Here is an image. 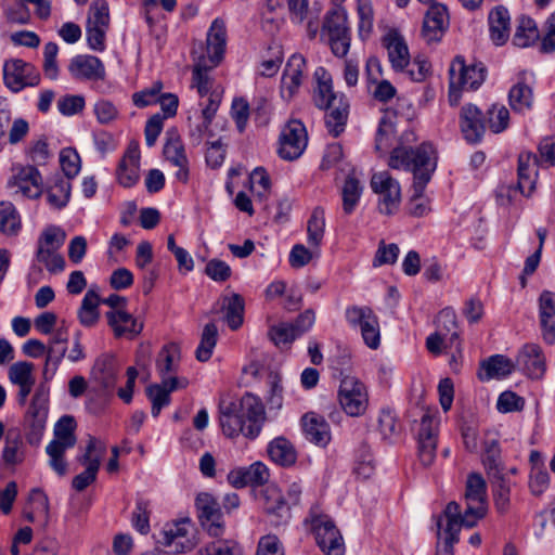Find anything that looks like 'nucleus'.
<instances>
[{
	"label": "nucleus",
	"mask_w": 555,
	"mask_h": 555,
	"mask_svg": "<svg viewBox=\"0 0 555 555\" xmlns=\"http://www.w3.org/2000/svg\"><path fill=\"white\" fill-rule=\"evenodd\" d=\"M34 364L27 361L13 363L8 372L9 379L14 385L35 383Z\"/></svg>",
	"instance_id": "60"
},
{
	"label": "nucleus",
	"mask_w": 555,
	"mask_h": 555,
	"mask_svg": "<svg viewBox=\"0 0 555 555\" xmlns=\"http://www.w3.org/2000/svg\"><path fill=\"white\" fill-rule=\"evenodd\" d=\"M509 105L515 112L522 113L532 107L533 94L531 88L522 81L514 85L508 93Z\"/></svg>",
	"instance_id": "45"
},
{
	"label": "nucleus",
	"mask_w": 555,
	"mask_h": 555,
	"mask_svg": "<svg viewBox=\"0 0 555 555\" xmlns=\"http://www.w3.org/2000/svg\"><path fill=\"white\" fill-rule=\"evenodd\" d=\"M396 133L392 120L384 116L380 118L375 137V150L385 153L392 144Z\"/></svg>",
	"instance_id": "53"
},
{
	"label": "nucleus",
	"mask_w": 555,
	"mask_h": 555,
	"mask_svg": "<svg viewBox=\"0 0 555 555\" xmlns=\"http://www.w3.org/2000/svg\"><path fill=\"white\" fill-rule=\"evenodd\" d=\"M530 154H520L518 158V189L527 196L531 194L535 183L532 178L535 169L530 167Z\"/></svg>",
	"instance_id": "50"
},
{
	"label": "nucleus",
	"mask_w": 555,
	"mask_h": 555,
	"mask_svg": "<svg viewBox=\"0 0 555 555\" xmlns=\"http://www.w3.org/2000/svg\"><path fill=\"white\" fill-rule=\"evenodd\" d=\"M459 125L463 138L472 144L479 143L486 132V120L479 107L467 103L461 107Z\"/></svg>",
	"instance_id": "21"
},
{
	"label": "nucleus",
	"mask_w": 555,
	"mask_h": 555,
	"mask_svg": "<svg viewBox=\"0 0 555 555\" xmlns=\"http://www.w3.org/2000/svg\"><path fill=\"white\" fill-rule=\"evenodd\" d=\"M60 165L67 180L75 178L81 168L80 156L72 147L63 149L60 153Z\"/></svg>",
	"instance_id": "58"
},
{
	"label": "nucleus",
	"mask_w": 555,
	"mask_h": 555,
	"mask_svg": "<svg viewBox=\"0 0 555 555\" xmlns=\"http://www.w3.org/2000/svg\"><path fill=\"white\" fill-rule=\"evenodd\" d=\"M245 302L240 294L222 297V309L224 310V320L233 331L242 326L244 321Z\"/></svg>",
	"instance_id": "38"
},
{
	"label": "nucleus",
	"mask_w": 555,
	"mask_h": 555,
	"mask_svg": "<svg viewBox=\"0 0 555 555\" xmlns=\"http://www.w3.org/2000/svg\"><path fill=\"white\" fill-rule=\"evenodd\" d=\"M105 452L106 447L103 442L94 437H89L85 453L77 457L78 462L86 466V469L74 477L72 485L75 490L83 491L95 481Z\"/></svg>",
	"instance_id": "11"
},
{
	"label": "nucleus",
	"mask_w": 555,
	"mask_h": 555,
	"mask_svg": "<svg viewBox=\"0 0 555 555\" xmlns=\"http://www.w3.org/2000/svg\"><path fill=\"white\" fill-rule=\"evenodd\" d=\"M539 38V30L534 21L528 16L518 20L516 31L513 38L515 46L526 48Z\"/></svg>",
	"instance_id": "46"
},
{
	"label": "nucleus",
	"mask_w": 555,
	"mask_h": 555,
	"mask_svg": "<svg viewBox=\"0 0 555 555\" xmlns=\"http://www.w3.org/2000/svg\"><path fill=\"white\" fill-rule=\"evenodd\" d=\"M219 421L225 436L234 438L242 434L254 439L266 421L264 406L251 393H245L236 401L222 398L219 402Z\"/></svg>",
	"instance_id": "2"
},
{
	"label": "nucleus",
	"mask_w": 555,
	"mask_h": 555,
	"mask_svg": "<svg viewBox=\"0 0 555 555\" xmlns=\"http://www.w3.org/2000/svg\"><path fill=\"white\" fill-rule=\"evenodd\" d=\"M515 371L514 362L503 354H494L481 362L480 380L501 379Z\"/></svg>",
	"instance_id": "37"
},
{
	"label": "nucleus",
	"mask_w": 555,
	"mask_h": 555,
	"mask_svg": "<svg viewBox=\"0 0 555 555\" xmlns=\"http://www.w3.org/2000/svg\"><path fill=\"white\" fill-rule=\"evenodd\" d=\"M68 72L78 80H102L105 77V67L102 61L93 55H76L68 65Z\"/></svg>",
	"instance_id": "28"
},
{
	"label": "nucleus",
	"mask_w": 555,
	"mask_h": 555,
	"mask_svg": "<svg viewBox=\"0 0 555 555\" xmlns=\"http://www.w3.org/2000/svg\"><path fill=\"white\" fill-rule=\"evenodd\" d=\"M21 229V216L15 206L8 201L0 202V232L7 236H16Z\"/></svg>",
	"instance_id": "39"
},
{
	"label": "nucleus",
	"mask_w": 555,
	"mask_h": 555,
	"mask_svg": "<svg viewBox=\"0 0 555 555\" xmlns=\"http://www.w3.org/2000/svg\"><path fill=\"white\" fill-rule=\"evenodd\" d=\"M311 527L315 542L325 555H345L346 548L343 537L327 516H312Z\"/></svg>",
	"instance_id": "14"
},
{
	"label": "nucleus",
	"mask_w": 555,
	"mask_h": 555,
	"mask_svg": "<svg viewBox=\"0 0 555 555\" xmlns=\"http://www.w3.org/2000/svg\"><path fill=\"white\" fill-rule=\"evenodd\" d=\"M317 88L313 94L315 106L325 109V126L333 137H338L344 132L348 116L349 102L343 93H336L333 90L332 75L322 66L314 70Z\"/></svg>",
	"instance_id": "3"
},
{
	"label": "nucleus",
	"mask_w": 555,
	"mask_h": 555,
	"mask_svg": "<svg viewBox=\"0 0 555 555\" xmlns=\"http://www.w3.org/2000/svg\"><path fill=\"white\" fill-rule=\"evenodd\" d=\"M321 38L327 42L335 56L345 57L348 54L351 44V30L344 8L336 7L325 14Z\"/></svg>",
	"instance_id": "6"
},
{
	"label": "nucleus",
	"mask_w": 555,
	"mask_h": 555,
	"mask_svg": "<svg viewBox=\"0 0 555 555\" xmlns=\"http://www.w3.org/2000/svg\"><path fill=\"white\" fill-rule=\"evenodd\" d=\"M307 146L306 128L299 120H291L280 134L279 155L286 160L298 158Z\"/></svg>",
	"instance_id": "17"
},
{
	"label": "nucleus",
	"mask_w": 555,
	"mask_h": 555,
	"mask_svg": "<svg viewBox=\"0 0 555 555\" xmlns=\"http://www.w3.org/2000/svg\"><path fill=\"white\" fill-rule=\"evenodd\" d=\"M204 555H243L242 547L232 540H219L208 544Z\"/></svg>",
	"instance_id": "64"
},
{
	"label": "nucleus",
	"mask_w": 555,
	"mask_h": 555,
	"mask_svg": "<svg viewBox=\"0 0 555 555\" xmlns=\"http://www.w3.org/2000/svg\"><path fill=\"white\" fill-rule=\"evenodd\" d=\"M117 377V365L113 356H100L91 370V379L107 391L114 388Z\"/></svg>",
	"instance_id": "34"
},
{
	"label": "nucleus",
	"mask_w": 555,
	"mask_h": 555,
	"mask_svg": "<svg viewBox=\"0 0 555 555\" xmlns=\"http://www.w3.org/2000/svg\"><path fill=\"white\" fill-rule=\"evenodd\" d=\"M192 524L190 519H182L173 524H168L162 531L159 542L169 547L171 553L179 554L190 551L194 547V542L189 537Z\"/></svg>",
	"instance_id": "22"
},
{
	"label": "nucleus",
	"mask_w": 555,
	"mask_h": 555,
	"mask_svg": "<svg viewBox=\"0 0 555 555\" xmlns=\"http://www.w3.org/2000/svg\"><path fill=\"white\" fill-rule=\"evenodd\" d=\"M338 399L343 410L350 416H360L367 408L366 388L356 376L346 375L343 377Z\"/></svg>",
	"instance_id": "12"
},
{
	"label": "nucleus",
	"mask_w": 555,
	"mask_h": 555,
	"mask_svg": "<svg viewBox=\"0 0 555 555\" xmlns=\"http://www.w3.org/2000/svg\"><path fill=\"white\" fill-rule=\"evenodd\" d=\"M371 188L378 194V209L384 215H393L401 202V188L399 182L387 171L374 173Z\"/></svg>",
	"instance_id": "15"
},
{
	"label": "nucleus",
	"mask_w": 555,
	"mask_h": 555,
	"mask_svg": "<svg viewBox=\"0 0 555 555\" xmlns=\"http://www.w3.org/2000/svg\"><path fill=\"white\" fill-rule=\"evenodd\" d=\"M67 351V345H48L46 346V362L43 369V375L48 378V375L53 376L59 365L61 364L63 358L65 357Z\"/></svg>",
	"instance_id": "57"
},
{
	"label": "nucleus",
	"mask_w": 555,
	"mask_h": 555,
	"mask_svg": "<svg viewBox=\"0 0 555 555\" xmlns=\"http://www.w3.org/2000/svg\"><path fill=\"white\" fill-rule=\"evenodd\" d=\"M301 422L305 436L309 441L322 447L330 442V426L323 416L310 412L302 416Z\"/></svg>",
	"instance_id": "35"
},
{
	"label": "nucleus",
	"mask_w": 555,
	"mask_h": 555,
	"mask_svg": "<svg viewBox=\"0 0 555 555\" xmlns=\"http://www.w3.org/2000/svg\"><path fill=\"white\" fill-rule=\"evenodd\" d=\"M270 459L281 466H291L296 462L293 444L283 437L275 438L268 446Z\"/></svg>",
	"instance_id": "40"
},
{
	"label": "nucleus",
	"mask_w": 555,
	"mask_h": 555,
	"mask_svg": "<svg viewBox=\"0 0 555 555\" xmlns=\"http://www.w3.org/2000/svg\"><path fill=\"white\" fill-rule=\"evenodd\" d=\"M456 506L451 504L447 511V524L442 520L436 524V553L435 555H454V545L460 541L459 526L455 522Z\"/></svg>",
	"instance_id": "23"
},
{
	"label": "nucleus",
	"mask_w": 555,
	"mask_h": 555,
	"mask_svg": "<svg viewBox=\"0 0 555 555\" xmlns=\"http://www.w3.org/2000/svg\"><path fill=\"white\" fill-rule=\"evenodd\" d=\"M487 486L486 481L480 474H469L466 481V508L462 515L461 507L455 501H451L447 504L443 512L435 517V522L447 524V511L451 504L456 506V516L454 517L455 522L459 526V533L462 527L472 528L479 519H481L487 513Z\"/></svg>",
	"instance_id": "4"
},
{
	"label": "nucleus",
	"mask_w": 555,
	"mask_h": 555,
	"mask_svg": "<svg viewBox=\"0 0 555 555\" xmlns=\"http://www.w3.org/2000/svg\"><path fill=\"white\" fill-rule=\"evenodd\" d=\"M262 507L270 517V522L278 527L286 524L291 518L288 503L275 486L266 487L260 495Z\"/></svg>",
	"instance_id": "24"
},
{
	"label": "nucleus",
	"mask_w": 555,
	"mask_h": 555,
	"mask_svg": "<svg viewBox=\"0 0 555 555\" xmlns=\"http://www.w3.org/2000/svg\"><path fill=\"white\" fill-rule=\"evenodd\" d=\"M57 53L59 46L55 42H48L43 48L42 69L44 76L51 80H55L59 77Z\"/></svg>",
	"instance_id": "61"
},
{
	"label": "nucleus",
	"mask_w": 555,
	"mask_h": 555,
	"mask_svg": "<svg viewBox=\"0 0 555 555\" xmlns=\"http://www.w3.org/2000/svg\"><path fill=\"white\" fill-rule=\"evenodd\" d=\"M515 370L531 378H540L545 372V362L541 348L535 344H526L518 352Z\"/></svg>",
	"instance_id": "30"
},
{
	"label": "nucleus",
	"mask_w": 555,
	"mask_h": 555,
	"mask_svg": "<svg viewBox=\"0 0 555 555\" xmlns=\"http://www.w3.org/2000/svg\"><path fill=\"white\" fill-rule=\"evenodd\" d=\"M145 392L152 404V416L157 417L162 409L169 405L171 401L170 393L162 384L150 385Z\"/></svg>",
	"instance_id": "54"
},
{
	"label": "nucleus",
	"mask_w": 555,
	"mask_h": 555,
	"mask_svg": "<svg viewBox=\"0 0 555 555\" xmlns=\"http://www.w3.org/2000/svg\"><path fill=\"white\" fill-rule=\"evenodd\" d=\"M487 69L482 63L466 65L463 56L457 55L449 68V103H460L462 91L477 90L486 79Z\"/></svg>",
	"instance_id": "5"
},
{
	"label": "nucleus",
	"mask_w": 555,
	"mask_h": 555,
	"mask_svg": "<svg viewBox=\"0 0 555 555\" xmlns=\"http://www.w3.org/2000/svg\"><path fill=\"white\" fill-rule=\"evenodd\" d=\"M109 8L105 0H94L88 11L86 26L109 27Z\"/></svg>",
	"instance_id": "56"
},
{
	"label": "nucleus",
	"mask_w": 555,
	"mask_h": 555,
	"mask_svg": "<svg viewBox=\"0 0 555 555\" xmlns=\"http://www.w3.org/2000/svg\"><path fill=\"white\" fill-rule=\"evenodd\" d=\"M374 470L375 464L371 450L367 446L362 444L356 455L353 472L359 478L367 479L374 474Z\"/></svg>",
	"instance_id": "55"
},
{
	"label": "nucleus",
	"mask_w": 555,
	"mask_h": 555,
	"mask_svg": "<svg viewBox=\"0 0 555 555\" xmlns=\"http://www.w3.org/2000/svg\"><path fill=\"white\" fill-rule=\"evenodd\" d=\"M25 460V444L21 435H9L2 450L1 461L7 467L20 465Z\"/></svg>",
	"instance_id": "42"
},
{
	"label": "nucleus",
	"mask_w": 555,
	"mask_h": 555,
	"mask_svg": "<svg viewBox=\"0 0 555 555\" xmlns=\"http://www.w3.org/2000/svg\"><path fill=\"white\" fill-rule=\"evenodd\" d=\"M132 526L142 534L150 531V509L149 502L144 499H138L135 509L132 514Z\"/></svg>",
	"instance_id": "63"
},
{
	"label": "nucleus",
	"mask_w": 555,
	"mask_h": 555,
	"mask_svg": "<svg viewBox=\"0 0 555 555\" xmlns=\"http://www.w3.org/2000/svg\"><path fill=\"white\" fill-rule=\"evenodd\" d=\"M482 463L489 478L504 475L501 450L498 440H486L483 443Z\"/></svg>",
	"instance_id": "41"
},
{
	"label": "nucleus",
	"mask_w": 555,
	"mask_h": 555,
	"mask_svg": "<svg viewBox=\"0 0 555 555\" xmlns=\"http://www.w3.org/2000/svg\"><path fill=\"white\" fill-rule=\"evenodd\" d=\"M539 320L542 337L552 345L555 341V293L543 291L539 297Z\"/></svg>",
	"instance_id": "31"
},
{
	"label": "nucleus",
	"mask_w": 555,
	"mask_h": 555,
	"mask_svg": "<svg viewBox=\"0 0 555 555\" xmlns=\"http://www.w3.org/2000/svg\"><path fill=\"white\" fill-rule=\"evenodd\" d=\"M40 82L38 69L21 59L8 60L3 65V83L13 92H20L26 87H35Z\"/></svg>",
	"instance_id": "13"
},
{
	"label": "nucleus",
	"mask_w": 555,
	"mask_h": 555,
	"mask_svg": "<svg viewBox=\"0 0 555 555\" xmlns=\"http://www.w3.org/2000/svg\"><path fill=\"white\" fill-rule=\"evenodd\" d=\"M389 63L395 72H403L410 65L411 56L404 38L396 30H390L383 38Z\"/></svg>",
	"instance_id": "29"
},
{
	"label": "nucleus",
	"mask_w": 555,
	"mask_h": 555,
	"mask_svg": "<svg viewBox=\"0 0 555 555\" xmlns=\"http://www.w3.org/2000/svg\"><path fill=\"white\" fill-rule=\"evenodd\" d=\"M165 158L178 167L176 178L185 183L189 180L188 158L181 138L175 128L166 131V142L163 150Z\"/></svg>",
	"instance_id": "25"
},
{
	"label": "nucleus",
	"mask_w": 555,
	"mask_h": 555,
	"mask_svg": "<svg viewBox=\"0 0 555 555\" xmlns=\"http://www.w3.org/2000/svg\"><path fill=\"white\" fill-rule=\"evenodd\" d=\"M212 67V64L210 66H206L204 57L194 65L193 86L197 88V92L201 96H204L209 92L210 78L208 76V70Z\"/></svg>",
	"instance_id": "62"
},
{
	"label": "nucleus",
	"mask_w": 555,
	"mask_h": 555,
	"mask_svg": "<svg viewBox=\"0 0 555 555\" xmlns=\"http://www.w3.org/2000/svg\"><path fill=\"white\" fill-rule=\"evenodd\" d=\"M439 420L429 413L421 418L417 434L418 457L424 466H430L436 457Z\"/></svg>",
	"instance_id": "18"
},
{
	"label": "nucleus",
	"mask_w": 555,
	"mask_h": 555,
	"mask_svg": "<svg viewBox=\"0 0 555 555\" xmlns=\"http://www.w3.org/2000/svg\"><path fill=\"white\" fill-rule=\"evenodd\" d=\"M105 315L116 337L134 338L143 330V323L125 310H112Z\"/></svg>",
	"instance_id": "32"
},
{
	"label": "nucleus",
	"mask_w": 555,
	"mask_h": 555,
	"mask_svg": "<svg viewBox=\"0 0 555 555\" xmlns=\"http://www.w3.org/2000/svg\"><path fill=\"white\" fill-rule=\"evenodd\" d=\"M207 53L212 66L222 60L227 46V28L222 20L216 18L207 33Z\"/></svg>",
	"instance_id": "33"
},
{
	"label": "nucleus",
	"mask_w": 555,
	"mask_h": 555,
	"mask_svg": "<svg viewBox=\"0 0 555 555\" xmlns=\"http://www.w3.org/2000/svg\"><path fill=\"white\" fill-rule=\"evenodd\" d=\"M487 114L488 125L492 132L500 133L508 127L509 112L504 105L493 104Z\"/></svg>",
	"instance_id": "59"
},
{
	"label": "nucleus",
	"mask_w": 555,
	"mask_h": 555,
	"mask_svg": "<svg viewBox=\"0 0 555 555\" xmlns=\"http://www.w3.org/2000/svg\"><path fill=\"white\" fill-rule=\"evenodd\" d=\"M289 17L293 23L301 24L307 18H319L321 7L314 2L309 7L308 0H287Z\"/></svg>",
	"instance_id": "48"
},
{
	"label": "nucleus",
	"mask_w": 555,
	"mask_h": 555,
	"mask_svg": "<svg viewBox=\"0 0 555 555\" xmlns=\"http://www.w3.org/2000/svg\"><path fill=\"white\" fill-rule=\"evenodd\" d=\"M492 483L494 504L500 513H505L509 506V481L504 475L489 478Z\"/></svg>",
	"instance_id": "51"
},
{
	"label": "nucleus",
	"mask_w": 555,
	"mask_h": 555,
	"mask_svg": "<svg viewBox=\"0 0 555 555\" xmlns=\"http://www.w3.org/2000/svg\"><path fill=\"white\" fill-rule=\"evenodd\" d=\"M48 403L49 390L39 386L25 415L26 437L30 444H37L41 440L48 417Z\"/></svg>",
	"instance_id": "9"
},
{
	"label": "nucleus",
	"mask_w": 555,
	"mask_h": 555,
	"mask_svg": "<svg viewBox=\"0 0 555 555\" xmlns=\"http://www.w3.org/2000/svg\"><path fill=\"white\" fill-rule=\"evenodd\" d=\"M325 228L324 210L320 207L314 208L308 221V243L318 249L320 246Z\"/></svg>",
	"instance_id": "52"
},
{
	"label": "nucleus",
	"mask_w": 555,
	"mask_h": 555,
	"mask_svg": "<svg viewBox=\"0 0 555 555\" xmlns=\"http://www.w3.org/2000/svg\"><path fill=\"white\" fill-rule=\"evenodd\" d=\"M75 429V418L70 415L62 416L54 426V438L46 448L50 457L49 464L60 476H64L67 472V464L64 460L66 450L73 448L77 442Z\"/></svg>",
	"instance_id": "7"
},
{
	"label": "nucleus",
	"mask_w": 555,
	"mask_h": 555,
	"mask_svg": "<svg viewBox=\"0 0 555 555\" xmlns=\"http://www.w3.org/2000/svg\"><path fill=\"white\" fill-rule=\"evenodd\" d=\"M179 359L180 352L178 346L173 344L164 346L156 360V370L159 376L165 377L170 373H176Z\"/></svg>",
	"instance_id": "44"
},
{
	"label": "nucleus",
	"mask_w": 555,
	"mask_h": 555,
	"mask_svg": "<svg viewBox=\"0 0 555 555\" xmlns=\"http://www.w3.org/2000/svg\"><path fill=\"white\" fill-rule=\"evenodd\" d=\"M72 184L69 180L55 176L53 183L47 190L48 203L56 209L65 207L70 197Z\"/></svg>",
	"instance_id": "43"
},
{
	"label": "nucleus",
	"mask_w": 555,
	"mask_h": 555,
	"mask_svg": "<svg viewBox=\"0 0 555 555\" xmlns=\"http://www.w3.org/2000/svg\"><path fill=\"white\" fill-rule=\"evenodd\" d=\"M117 180L124 188H131L140 179V150L137 142H131L120 159L117 170Z\"/></svg>",
	"instance_id": "27"
},
{
	"label": "nucleus",
	"mask_w": 555,
	"mask_h": 555,
	"mask_svg": "<svg viewBox=\"0 0 555 555\" xmlns=\"http://www.w3.org/2000/svg\"><path fill=\"white\" fill-rule=\"evenodd\" d=\"M65 237V232L55 225L46 228L38 237L36 261L43 264L52 274H57L65 268V259L59 253Z\"/></svg>",
	"instance_id": "8"
},
{
	"label": "nucleus",
	"mask_w": 555,
	"mask_h": 555,
	"mask_svg": "<svg viewBox=\"0 0 555 555\" xmlns=\"http://www.w3.org/2000/svg\"><path fill=\"white\" fill-rule=\"evenodd\" d=\"M195 506L201 524L211 537H219L223 532L222 512L220 503L210 493L203 492L196 496Z\"/></svg>",
	"instance_id": "19"
},
{
	"label": "nucleus",
	"mask_w": 555,
	"mask_h": 555,
	"mask_svg": "<svg viewBox=\"0 0 555 555\" xmlns=\"http://www.w3.org/2000/svg\"><path fill=\"white\" fill-rule=\"evenodd\" d=\"M218 339V330L214 322L207 323L204 326L199 345L196 348L195 357L201 362H206L210 359L212 351L216 347Z\"/></svg>",
	"instance_id": "47"
},
{
	"label": "nucleus",
	"mask_w": 555,
	"mask_h": 555,
	"mask_svg": "<svg viewBox=\"0 0 555 555\" xmlns=\"http://www.w3.org/2000/svg\"><path fill=\"white\" fill-rule=\"evenodd\" d=\"M449 25L448 10L443 4L435 3L424 17L422 36L428 42H437L441 39Z\"/></svg>",
	"instance_id": "26"
},
{
	"label": "nucleus",
	"mask_w": 555,
	"mask_h": 555,
	"mask_svg": "<svg viewBox=\"0 0 555 555\" xmlns=\"http://www.w3.org/2000/svg\"><path fill=\"white\" fill-rule=\"evenodd\" d=\"M489 33L495 46H503L509 38L511 16L506 8L495 7L488 16Z\"/></svg>",
	"instance_id": "36"
},
{
	"label": "nucleus",
	"mask_w": 555,
	"mask_h": 555,
	"mask_svg": "<svg viewBox=\"0 0 555 555\" xmlns=\"http://www.w3.org/2000/svg\"><path fill=\"white\" fill-rule=\"evenodd\" d=\"M306 59L298 53L293 54L284 68L280 93L284 101H291L297 93L305 79Z\"/></svg>",
	"instance_id": "20"
},
{
	"label": "nucleus",
	"mask_w": 555,
	"mask_h": 555,
	"mask_svg": "<svg viewBox=\"0 0 555 555\" xmlns=\"http://www.w3.org/2000/svg\"><path fill=\"white\" fill-rule=\"evenodd\" d=\"M346 320L352 327H358L364 344L371 349L380 345V330L377 315L370 307L351 306L346 309Z\"/></svg>",
	"instance_id": "10"
},
{
	"label": "nucleus",
	"mask_w": 555,
	"mask_h": 555,
	"mask_svg": "<svg viewBox=\"0 0 555 555\" xmlns=\"http://www.w3.org/2000/svg\"><path fill=\"white\" fill-rule=\"evenodd\" d=\"M15 172L8 180V189L13 194L35 199L41 196L43 192V180L41 173L35 166H23L14 169Z\"/></svg>",
	"instance_id": "16"
},
{
	"label": "nucleus",
	"mask_w": 555,
	"mask_h": 555,
	"mask_svg": "<svg viewBox=\"0 0 555 555\" xmlns=\"http://www.w3.org/2000/svg\"><path fill=\"white\" fill-rule=\"evenodd\" d=\"M388 166L391 169L413 173V193L409 203L410 214L418 218L428 215L431 210L430 201L424 193L437 168V158L433 145L424 142L417 150L399 147L390 153Z\"/></svg>",
	"instance_id": "1"
},
{
	"label": "nucleus",
	"mask_w": 555,
	"mask_h": 555,
	"mask_svg": "<svg viewBox=\"0 0 555 555\" xmlns=\"http://www.w3.org/2000/svg\"><path fill=\"white\" fill-rule=\"evenodd\" d=\"M362 194V186L360 181L352 175L348 176L345 180L341 195H343V209L346 214H351Z\"/></svg>",
	"instance_id": "49"
}]
</instances>
